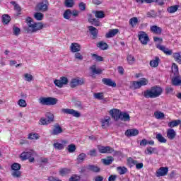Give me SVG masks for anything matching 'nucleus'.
I'll return each mask as SVG.
<instances>
[{"instance_id": "1", "label": "nucleus", "mask_w": 181, "mask_h": 181, "mask_svg": "<svg viewBox=\"0 0 181 181\" xmlns=\"http://www.w3.org/2000/svg\"><path fill=\"white\" fill-rule=\"evenodd\" d=\"M25 22L28 25V28H24L27 33H35L37 32V30H41V29H43V23H33V20L30 17H28L25 19Z\"/></svg>"}, {"instance_id": "2", "label": "nucleus", "mask_w": 181, "mask_h": 181, "mask_svg": "<svg viewBox=\"0 0 181 181\" xmlns=\"http://www.w3.org/2000/svg\"><path fill=\"white\" fill-rule=\"evenodd\" d=\"M162 93H163L162 88L155 86L151 87V89L146 90L144 93V97H145V98H157V97L162 95Z\"/></svg>"}, {"instance_id": "3", "label": "nucleus", "mask_w": 181, "mask_h": 181, "mask_svg": "<svg viewBox=\"0 0 181 181\" xmlns=\"http://www.w3.org/2000/svg\"><path fill=\"white\" fill-rule=\"evenodd\" d=\"M57 98L52 97H41L39 98V103L42 105H56L57 104Z\"/></svg>"}, {"instance_id": "4", "label": "nucleus", "mask_w": 181, "mask_h": 181, "mask_svg": "<svg viewBox=\"0 0 181 181\" xmlns=\"http://www.w3.org/2000/svg\"><path fill=\"white\" fill-rule=\"evenodd\" d=\"M36 9L40 12H47L49 10V1L43 0L42 2L37 4Z\"/></svg>"}, {"instance_id": "5", "label": "nucleus", "mask_w": 181, "mask_h": 181, "mask_svg": "<svg viewBox=\"0 0 181 181\" xmlns=\"http://www.w3.org/2000/svg\"><path fill=\"white\" fill-rule=\"evenodd\" d=\"M168 172H169V168L160 167L156 171L155 175L156 177H162L163 176H166Z\"/></svg>"}, {"instance_id": "6", "label": "nucleus", "mask_w": 181, "mask_h": 181, "mask_svg": "<svg viewBox=\"0 0 181 181\" xmlns=\"http://www.w3.org/2000/svg\"><path fill=\"white\" fill-rule=\"evenodd\" d=\"M62 112H63L64 114H69L70 115H73V117H76V118L81 117V114L80 113V112L74 110L73 109L64 108L62 109Z\"/></svg>"}, {"instance_id": "7", "label": "nucleus", "mask_w": 181, "mask_h": 181, "mask_svg": "<svg viewBox=\"0 0 181 181\" xmlns=\"http://www.w3.org/2000/svg\"><path fill=\"white\" fill-rule=\"evenodd\" d=\"M67 144H69V141L66 140H62L61 143H59L57 140H54L53 146L54 149H57V151H63V149H64V145L66 146Z\"/></svg>"}, {"instance_id": "8", "label": "nucleus", "mask_w": 181, "mask_h": 181, "mask_svg": "<svg viewBox=\"0 0 181 181\" xmlns=\"http://www.w3.org/2000/svg\"><path fill=\"white\" fill-rule=\"evenodd\" d=\"M98 150L100 153H112L114 152V148L110 146H104L102 145L98 146Z\"/></svg>"}, {"instance_id": "9", "label": "nucleus", "mask_w": 181, "mask_h": 181, "mask_svg": "<svg viewBox=\"0 0 181 181\" xmlns=\"http://www.w3.org/2000/svg\"><path fill=\"white\" fill-rule=\"evenodd\" d=\"M84 84V80L83 78H73L70 83L69 86L71 87V88H75V87H77L78 86H83Z\"/></svg>"}, {"instance_id": "10", "label": "nucleus", "mask_w": 181, "mask_h": 181, "mask_svg": "<svg viewBox=\"0 0 181 181\" xmlns=\"http://www.w3.org/2000/svg\"><path fill=\"white\" fill-rule=\"evenodd\" d=\"M139 40L142 45H148L149 42V36L145 32L141 31L139 33Z\"/></svg>"}, {"instance_id": "11", "label": "nucleus", "mask_w": 181, "mask_h": 181, "mask_svg": "<svg viewBox=\"0 0 181 181\" xmlns=\"http://www.w3.org/2000/svg\"><path fill=\"white\" fill-rule=\"evenodd\" d=\"M102 128H108L111 125V117L110 116H105L101 119Z\"/></svg>"}, {"instance_id": "12", "label": "nucleus", "mask_w": 181, "mask_h": 181, "mask_svg": "<svg viewBox=\"0 0 181 181\" xmlns=\"http://www.w3.org/2000/svg\"><path fill=\"white\" fill-rule=\"evenodd\" d=\"M63 133V129L60 127V124H55L54 125V129L51 132V135H59Z\"/></svg>"}, {"instance_id": "13", "label": "nucleus", "mask_w": 181, "mask_h": 181, "mask_svg": "<svg viewBox=\"0 0 181 181\" xmlns=\"http://www.w3.org/2000/svg\"><path fill=\"white\" fill-rule=\"evenodd\" d=\"M139 134V131L136 129H129L125 132L126 136H136Z\"/></svg>"}, {"instance_id": "14", "label": "nucleus", "mask_w": 181, "mask_h": 181, "mask_svg": "<svg viewBox=\"0 0 181 181\" xmlns=\"http://www.w3.org/2000/svg\"><path fill=\"white\" fill-rule=\"evenodd\" d=\"M157 49H159V50H161L165 53V54H167L168 56H172L173 51L171 49H169L163 45H157L156 46Z\"/></svg>"}, {"instance_id": "15", "label": "nucleus", "mask_w": 181, "mask_h": 181, "mask_svg": "<svg viewBox=\"0 0 181 181\" xmlns=\"http://www.w3.org/2000/svg\"><path fill=\"white\" fill-rule=\"evenodd\" d=\"M157 49H159V50H161L165 53V54H167L168 56H172L173 51L171 49H169L163 45H157L156 46Z\"/></svg>"}, {"instance_id": "16", "label": "nucleus", "mask_w": 181, "mask_h": 181, "mask_svg": "<svg viewBox=\"0 0 181 181\" xmlns=\"http://www.w3.org/2000/svg\"><path fill=\"white\" fill-rule=\"evenodd\" d=\"M32 155H33V151H24L21 154L20 157L21 158L22 160H26V159L32 158Z\"/></svg>"}, {"instance_id": "17", "label": "nucleus", "mask_w": 181, "mask_h": 181, "mask_svg": "<svg viewBox=\"0 0 181 181\" xmlns=\"http://www.w3.org/2000/svg\"><path fill=\"white\" fill-rule=\"evenodd\" d=\"M172 84L173 86H181V76L179 75H175L172 78Z\"/></svg>"}, {"instance_id": "18", "label": "nucleus", "mask_w": 181, "mask_h": 181, "mask_svg": "<svg viewBox=\"0 0 181 181\" xmlns=\"http://www.w3.org/2000/svg\"><path fill=\"white\" fill-rule=\"evenodd\" d=\"M167 137L170 141H173L176 138V132L173 129H168L167 131Z\"/></svg>"}, {"instance_id": "19", "label": "nucleus", "mask_w": 181, "mask_h": 181, "mask_svg": "<svg viewBox=\"0 0 181 181\" xmlns=\"http://www.w3.org/2000/svg\"><path fill=\"white\" fill-rule=\"evenodd\" d=\"M119 119H121V121H124V122H129V121H131V117L129 116V114L127 112H122L120 116H119Z\"/></svg>"}, {"instance_id": "20", "label": "nucleus", "mask_w": 181, "mask_h": 181, "mask_svg": "<svg viewBox=\"0 0 181 181\" xmlns=\"http://www.w3.org/2000/svg\"><path fill=\"white\" fill-rule=\"evenodd\" d=\"M86 169H87L88 170H90V172H93L95 173H98L101 170L100 168L94 165H88L86 167Z\"/></svg>"}, {"instance_id": "21", "label": "nucleus", "mask_w": 181, "mask_h": 181, "mask_svg": "<svg viewBox=\"0 0 181 181\" xmlns=\"http://www.w3.org/2000/svg\"><path fill=\"white\" fill-rule=\"evenodd\" d=\"M70 49L73 53H77V52H80V50H81V47H80V45L74 42L71 45Z\"/></svg>"}, {"instance_id": "22", "label": "nucleus", "mask_w": 181, "mask_h": 181, "mask_svg": "<svg viewBox=\"0 0 181 181\" xmlns=\"http://www.w3.org/2000/svg\"><path fill=\"white\" fill-rule=\"evenodd\" d=\"M150 30L155 35H160V33H162V29L160 27H158L157 25L151 26Z\"/></svg>"}, {"instance_id": "23", "label": "nucleus", "mask_w": 181, "mask_h": 181, "mask_svg": "<svg viewBox=\"0 0 181 181\" xmlns=\"http://www.w3.org/2000/svg\"><path fill=\"white\" fill-rule=\"evenodd\" d=\"M102 83L105 84V86H108L109 87H114V81H112V79L104 78L102 79Z\"/></svg>"}, {"instance_id": "24", "label": "nucleus", "mask_w": 181, "mask_h": 181, "mask_svg": "<svg viewBox=\"0 0 181 181\" xmlns=\"http://www.w3.org/2000/svg\"><path fill=\"white\" fill-rule=\"evenodd\" d=\"M97 47L100 49V50H107L108 49V45L104 41H100L97 44Z\"/></svg>"}, {"instance_id": "25", "label": "nucleus", "mask_w": 181, "mask_h": 181, "mask_svg": "<svg viewBox=\"0 0 181 181\" xmlns=\"http://www.w3.org/2000/svg\"><path fill=\"white\" fill-rule=\"evenodd\" d=\"M90 70H91V72L93 74H101L103 73V70L100 68H96L95 65H93L90 67Z\"/></svg>"}, {"instance_id": "26", "label": "nucleus", "mask_w": 181, "mask_h": 181, "mask_svg": "<svg viewBox=\"0 0 181 181\" xmlns=\"http://www.w3.org/2000/svg\"><path fill=\"white\" fill-rule=\"evenodd\" d=\"M88 29H89L90 35H92V36H93V37H97V36L98 35V30L93 26H89Z\"/></svg>"}, {"instance_id": "27", "label": "nucleus", "mask_w": 181, "mask_h": 181, "mask_svg": "<svg viewBox=\"0 0 181 181\" xmlns=\"http://www.w3.org/2000/svg\"><path fill=\"white\" fill-rule=\"evenodd\" d=\"M180 124H181L180 119H176V120L170 122L168 123V127L170 128H175V127H177L178 125H180Z\"/></svg>"}, {"instance_id": "28", "label": "nucleus", "mask_w": 181, "mask_h": 181, "mask_svg": "<svg viewBox=\"0 0 181 181\" xmlns=\"http://www.w3.org/2000/svg\"><path fill=\"white\" fill-rule=\"evenodd\" d=\"M45 117H47V119L49 124L54 122V115H53L52 112H46Z\"/></svg>"}, {"instance_id": "29", "label": "nucleus", "mask_w": 181, "mask_h": 181, "mask_svg": "<svg viewBox=\"0 0 181 181\" xmlns=\"http://www.w3.org/2000/svg\"><path fill=\"white\" fill-rule=\"evenodd\" d=\"M160 59L158 57H156L155 59H153L150 62V66L151 67H158L159 66V61Z\"/></svg>"}, {"instance_id": "30", "label": "nucleus", "mask_w": 181, "mask_h": 181, "mask_svg": "<svg viewBox=\"0 0 181 181\" xmlns=\"http://www.w3.org/2000/svg\"><path fill=\"white\" fill-rule=\"evenodd\" d=\"M86 158H87V155L84 153H81L78 156L76 160L78 163H81L84 162V160L86 159Z\"/></svg>"}, {"instance_id": "31", "label": "nucleus", "mask_w": 181, "mask_h": 181, "mask_svg": "<svg viewBox=\"0 0 181 181\" xmlns=\"http://www.w3.org/2000/svg\"><path fill=\"white\" fill-rule=\"evenodd\" d=\"M156 138L158 142H160V144H166V139H165V137H163L160 133L157 134Z\"/></svg>"}, {"instance_id": "32", "label": "nucleus", "mask_w": 181, "mask_h": 181, "mask_svg": "<svg viewBox=\"0 0 181 181\" xmlns=\"http://www.w3.org/2000/svg\"><path fill=\"white\" fill-rule=\"evenodd\" d=\"M95 16L98 19H103V18H105V13L103 11H97L95 12Z\"/></svg>"}, {"instance_id": "33", "label": "nucleus", "mask_w": 181, "mask_h": 181, "mask_svg": "<svg viewBox=\"0 0 181 181\" xmlns=\"http://www.w3.org/2000/svg\"><path fill=\"white\" fill-rule=\"evenodd\" d=\"M177 9H179V5H175L169 7L167 11L169 13H175L177 11Z\"/></svg>"}, {"instance_id": "34", "label": "nucleus", "mask_w": 181, "mask_h": 181, "mask_svg": "<svg viewBox=\"0 0 181 181\" xmlns=\"http://www.w3.org/2000/svg\"><path fill=\"white\" fill-rule=\"evenodd\" d=\"M129 23L131 25L132 28H135V26H136V23H138V18L133 17L130 18Z\"/></svg>"}, {"instance_id": "35", "label": "nucleus", "mask_w": 181, "mask_h": 181, "mask_svg": "<svg viewBox=\"0 0 181 181\" xmlns=\"http://www.w3.org/2000/svg\"><path fill=\"white\" fill-rule=\"evenodd\" d=\"M11 5L14 6V11H16L18 12V15H21V11H22V8H21V6L19 4H16L15 1H11Z\"/></svg>"}, {"instance_id": "36", "label": "nucleus", "mask_w": 181, "mask_h": 181, "mask_svg": "<svg viewBox=\"0 0 181 181\" xmlns=\"http://www.w3.org/2000/svg\"><path fill=\"white\" fill-rule=\"evenodd\" d=\"M117 170L119 175H125L128 172V169L125 167H117Z\"/></svg>"}, {"instance_id": "37", "label": "nucleus", "mask_w": 181, "mask_h": 181, "mask_svg": "<svg viewBox=\"0 0 181 181\" xmlns=\"http://www.w3.org/2000/svg\"><path fill=\"white\" fill-rule=\"evenodd\" d=\"M121 114H122V112H121V110L118 109H114V118L116 121H118V119H119V117H121Z\"/></svg>"}, {"instance_id": "38", "label": "nucleus", "mask_w": 181, "mask_h": 181, "mask_svg": "<svg viewBox=\"0 0 181 181\" xmlns=\"http://www.w3.org/2000/svg\"><path fill=\"white\" fill-rule=\"evenodd\" d=\"M2 22L3 23H5L6 25H8L9 22H11V16L8 15L4 14L2 16Z\"/></svg>"}, {"instance_id": "39", "label": "nucleus", "mask_w": 181, "mask_h": 181, "mask_svg": "<svg viewBox=\"0 0 181 181\" xmlns=\"http://www.w3.org/2000/svg\"><path fill=\"white\" fill-rule=\"evenodd\" d=\"M173 58L177 62V63H179V64H181V55L180 53L175 52L173 54Z\"/></svg>"}, {"instance_id": "40", "label": "nucleus", "mask_w": 181, "mask_h": 181, "mask_svg": "<svg viewBox=\"0 0 181 181\" xmlns=\"http://www.w3.org/2000/svg\"><path fill=\"white\" fill-rule=\"evenodd\" d=\"M89 22L93 25V26H100L101 25V22H100L96 18H90Z\"/></svg>"}, {"instance_id": "41", "label": "nucleus", "mask_w": 181, "mask_h": 181, "mask_svg": "<svg viewBox=\"0 0 181 181\" xmlns=\"http://www.w3.org/2000/svg\"><path fill=\"white\" fill-rule=\"evenodd\" d=\"M76 145L74 144H69L67 146V151L68 152H69V153H73L74 152H76Z\"/></svg>"}, {"instance_id": "42", "label": "nucleus", "mask_w": 181, "mask_h": 181, "mask_svg": "<svg viewBox=\"0 0 181 181\" xmlns=\"http://www.w3.org/2000/svg\"><path fill=\"white\" fill-rule=\"evenodd\" d=\"M172 71L174 74V76H178L179 75V67L175 64H173Z\"/></svg>"}, {"instance_id": "43", "label": "nucleus", "mask_w": 181, "mask_h": 181, "mask_svg": "<svg viewBox=\"0 0 181 181\" xmlns=\"http://www.w3.org/2000/svg\"><path fill=\"white\" fill-rule=\"evenodd\" d=\"M127 163L128 165H129V166H134L135 165H136V163H138V161L136 160H134L133 158L129 157L127 159Z\"/></svg>"}, {"instance_id": "44", "label": "nucleus", "mask_w": 181, "mask_h": 181, "mask_svg": "<svg viewBox=\"0 0 181 181\" xmlns=\"http://www.w3.org/2000/svg\"><path fill=\"white\" fill-rule=\"evenodd\" d=\"M65 6L66 8H73L74 6V0H65Z\"/></svg>"}, {"instance_id": "45", "label": "nucleus", "mask_w": 181, "mask_h": 181, "mask_svg": "<svg viewBox=\"0 0 181 181\" xmlns=\"http://www.w3.org/2000/svg\"><path fill=\"white\" fill-rule=\"evenodd\" d=\"M154 115L156 119H162V118H165V114L161 112H156L154 113Z\"/></svg>"}, {"instance_id": "46", "label": "nucleus", "mask_w": 181, "mask_h": 181, "mask_svg": "<svg viewBox=\"0 0 181 181\" xmlns=\"http://www.w3.org/2000/svg\"><path fill=\"white\" fill-rule=\"evenodd\" d=\"M156 151V148L148 147L145 151L146 155H152Z\"/></svg>"}, {"instance_id": "47", "label": "nucleus", "mask_w": 181, "mask_h": 181, "mask_svg": "<svg viewBox=\"0 0 181 181\" xmlns=\"http://www.w3.org/2000/svg\"><path fill=\"white\" fill-rule=\"evenodd\" d=\"M49 124H50L49 120H47V119H46L45 117H42L40 119V122H39L40 125H49Z\"/></svg>"}, {"instance_id": "48", "label": "nucleus", "mask_w": 181, "mask_h": 181, "mask_svg": "<svg viewBox=\"0 0 181 181\" xmlns=\"http://www.w3.org/2000/svg\"><path fill=\"white\" fill-rule=\"evenodd\" d=\"M43 13L37 12L34 14V18L37 21H42L43 19Z\"/></svg>"}, {"instance_id": "49", "label": "nucleus", "mask_w": 181, "mask_h": 181, "mask_svg": "<svg viewBox=\"0 0 181 181\" xmlns=\"http://www.w3.org/2000/svg\"><path fill=\"white\" fill-rule=\"evenodd\" d=\"M18 105H19V107H22L23 108H25V107L28 105V104L26 103V100L23 99H20L18 101Z\"/></svg>"}, {"instance_id": "50", "label": "nucleus", "mask_w": 181, "mask_h": 181, "mask_svg": "<svg viewBox=\"0 0 181 181\" xmlns=\"http://www.w3.org/2000/svg\"><path fill=\"white\" fill-rule=\"evenodd\" d=\"M21 164L15 163L11 165L12 170L16 171V170H21Z\"/></svg>"}, {"instance_id": "51", "label": "nucleus", "mask_w": 181, "mask_h": 181, "mask_svg": "<svg viewBox=\"0 0 181 181\" xmlns=\"http://www.w3.org/2000/svg\"><path fill=\"white\" fill-rule=\"evenodd\" d=\"M28 139H39V134L37 133H30L28 135Z\"/></svg>"}, {"instance_id": "52", "label": "nucleus", "mask_w": 181, "mask_h": 181, "mask_svg": "<svg viewBox=\"0 0 181 181\" xmlns=\"http://www.w3.org/2000/svg\"><path fill=\"white\" fill-rule=\"evenodd\" d=\"M127 62L129 63V64H134V63H135V57H134V56L132 55H128L127 56Z\"/></svg>"}, {"instance_id": "53", "label": "nucleus", "mask_w": 181, "mask_h": 181, "mask_svg": "<svg viewBox=\"0 0 181 181\" xmlns=\"http://www.w3.org/2000/svg\"><path fill=\"white\" fill-rule=\"evenodd\" d=\"M59 173L60 175H62V176H64V175H69V173H70V169H67V168L61 169L59 170Z\"/></svg>"}, {"instance_id": "54", "label": "nucleus", "mask_w": 181, "mask_h": 181, "mask_svg": "<svg viewBox=\"0 0 181 181\" xmlns=\"http://www.w3.org/2000/svg\"><path fill=\"white\" fill-rule=\"evenodd\" d=\"M24 77L25 78V81H28L29 83L33 80V76L30 74H25Z\"/></svg>"}, {"instance_id": "55", "label": "nucleus", "mask_w": 181, "mask_h": 181, "mask_svg": "<svg viewBox=\"0 0 181 181\" xmlns=\"http://www.w3.org/2000/svg\"><path fill=\"white\" fill-rule=\"evenodd\" d=\"M19 33H21V28L18 27H13V35H15V36L19 35Z\"/></svg>"}, {"instance_id": "56", "label": "nucleus", "mask_w": 181, "mask_h": 181, "mask_svg": "<svg viewBox=\"0 0 181 181\" xmlns=\"http://www.w3.org/2000/svg\"><path fill=\"white\" fill-rule=\"evenodd\" d=\"M141 87V85L139 84V81H133L132 85V88H134V90H137Z\"/></svg>"}, {"instance_id": "57", "label": "nucleus", "mask_w": 181, "mask_h": 181, "mask_svg": "<svg viewBox=\"0 0 181 181\" xmlns=\"http://www.w3.org/2000/svg\"><path fill=\"white\" fill-rule=\"evenodd\" d=\"M71 15V11L70 9L66 10L64 13V19H70V16Z\"/></svg>"}, {"instance_id": "58", "label": "nucleus", "mask_w": 181, "mask_h": 181, "mask_svg": "<svg viewBox=\"0 0 181 181\" xmlns=\"http://www.w3.org/2000/svg\"><path fill=\"white\" fill-rule=\"evenodd\" d=\"M13 177H21L22 176V173L19 170L13 171L12 173Z\"/></svg>"}, {"instance_id": "59", "label": "nucleus", "mask_w": 181, "mask_h": 181, "mask_svg": "<svg viewBox=\"0 0 181 181\" xmlns=\"http://www.w3.org/2000/svg\"><path fill=\"white\" fill-rule=\"evenodd\" d=\"M139 83L140 84V87H142V86H146L148 84V79L142 78L141 80L139 81Z\"/></svg>"}, {"instance_id": "60", "label": "nucleus", "mask_w": 181, "mask_h": 181, "mask_svg": "<svg viewBox=\"0 0 181 181\" xmlns=\"http://www.w3.org/2000/svg\"><path fill=\"white\" fill-rule=\"evenodd\" d=\"M92 56L95 58L96 62H103L104 60V58H103V57L97 55L96 54H93Z\"/></svg>"}, {"instance_id": "61", "label": "nucleus", "mask_w": 181, "mask_h": 181, "mask_svg": "<svg viewBox=\"0 0 181 181\" xmlns=\"http://www.w3.org/2000/svg\"><path fill=\"white\" fill-rule=\"evenodd\" d=\"M94 97L97 98V100H103V98H104V95L101 93H95Z\"/></svg>"}, {"instance_id": "62", "label": "nucleus", "mask_w": 181, "mask_h": 181, "mask_svg": "<svg viewBox=\"0 0 181 181\" xmlns=\"http://www.w3.org/2000/svg\"><path fill=\"white\" fill-rule=\"evenodd\" d=\"M102 162L106 165H111L112 163V159H102Z\"/></svg>"}, {"instance_id": "63", "label": "nucleus", "mask_w": 181, "mask_h": 181, "mask_svg": "<svg viewBox=\"0 0 181 181\" xmlns=\"http://www.w3.org/2000/svg\"><path fill=\"white\" fill-rule=\"evenodd\" d=\"M114 36V30H111L109 33H106L105 37L107 39H110V37H112Z\"/></svg>"}, {"instance_id": "64", "label": "nucleus", "mask_w": 181, "mask_h": 181, "mask_svg": "<svg viewBox=\"0 0 181 181\" xmlns=\"http://www.w3.org/2000/svg\"><path fill=\"white\" fill-rule=\"evenodd\" d=\"M69 181H80V177H77V175H72L69 178Z\"/></svg>"}]
</instances>
